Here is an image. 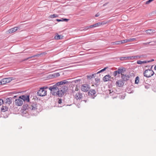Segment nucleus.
Instances as JSON below:
<instances>
[{"instance_id": "obj_36", "label": "nucleus", "mask_w": 156, "mask_h": 156, "mask_svg": "<svg viewBox=\"0 0 156 156\" xmlns=\"http://www.w3.org/2000/svg\"><path fill=\"white\" fill-rule=\"evenodd\" d=\"M129 42L130 41H133L136 40V39L135 38H131L129 39H128Z\"/></svg>"}, {"instance_id": "obj_49", "label": "nucleus", "mask_w": 156, "mask_h": 156, "mask_svg": "<svg viewBox=\"0 0 156 156\" xmlns=\"http://www.w3.org/2000/svg\"><path fill=\"white\" fill-rule=\"evenodd\" d=\"M107 3H105L103 5V6H105L107 5Z\"/></svg>"}, {"instance_id": "obj_25", "label": "nucleus", "mask_w": 156, "mask_h": 156, "mask_svg": "<svg viewBox=\"0 0 156 156\" xmlns=\"http://www.w3.org/2000/svg\"><path fill=\"white\" fill-rule=\"evenodd\" d=\"M40 55L39 54H37V55H34L32 56H31V57H29L27 58L25 60H27L28 59H30V58H33V57H38Z\"/></svg>"}, {"instance_id": "obj_30", "label": "nucleus", "mask_w": 156, "mask_h": 156, "mask_svg": "<svg viewBox=\"0 0 156 156\" xmlns=\"http://www.w3.org/2000/svg\"><path fill=\"white\" fill-rule=\"evenodd\" d=\"M95 81L96 83L95 84L98 85L100 82V79L99 78H95Z\"/></svg>"}, {"instance_id": "obj_9", "label": "nucleus", "mask_w": 156, "mask_h": 156, "mask_svg": "<svg viewBox=\"0 0 156 156\" xmlns=\"http://www.w3.org/2000/svg\"><path fill=\"white\" fill-rule=\"evenodd\" d=\"M96 93V92L94 90L91 89L88 92V94L89 96H90L94 99L96 96V95H95Z\"/></svg>"}, {"instance_id": "obj_24", "label": "nucleus", "mask_w": 156, "mask_h": 156, "mask_svg": "<svg viewBox=\"0 0 156 156\" xmlns=\"http://www.w3.org/2000/svg\"><path fill=\"white\" fill-rule=\"evenodd\" d=\"M123 69H119L117 71L118 74H122V72L123 71Z\"/></svg>"}, {"instance_id": "obj_33", "label": "nucleus", "mask_w": 156, "mask_h": 156, "mask_svg": "<svg viewBox=\"0 0 156 156\" xmlns=\"http://www.w3.org/2000/svg\"><path fill=\"white\" fill-rule=\"evenodd\" d=\"M150 45H154L156 43V40L155 41H153L151 42H150Z\"/></svg>"}, {"instance_id": "obj_39", "label": "nucleus", "mask_w": 156, "mask_h": 156, "mask_svg": "<svg viewBox=\"0 0 156 156\" xmlns=\"http://www.w3.org/2000/svg\"><path fill=\"white\" fill-rule=\"evenodd\" d=\"M3 103H4V101L3 100L0 99V106Z\"/></svg>"}, {"instance_id": "obj_15", "label": "nucleus", "mask_w": 156, "mask_h": 156, "mask_svg": "<svg viewBox=\"0 0 156 156\" xmlns=\"http://www.w3.org/2000/svg\"><path fill=\"white\" fill-rule=\"evenodd\" d=\"M101 23H100V22H98L95 23L93 25L89 26V27L90 28H93V27H96L98 26H99L101 25Z\"/></svg>"}, {"instance_id": "obj_18", "label": "nucleus", "mask_w": 156, "mask_h": 156, "mask_svg": "<svg viewBox=\"0 0 156 156\" xmlns=\"http://www.w3.org/2000/svg\"><path fill=\"white\" fill-rule=\"evenodd\" d=\"M6 83H8L11 81L12 80H14V78L13 77H9L5 78Z\"/></svg>"}, {"instance_id": "obj_43", "label": "nucleus", "mask_w": 156, "mask_h": 156, "mask_svg": "<svg viewBox=\"0 0 156 156\" xmlns=\"http://www.w3.org/2000/svg\"><path fill=\"white\" fill-rule=\"evenodd\" d=\"M62 100L61 99H59V100L58 101V103L59 104H61L62 103Z\"/></svg>"}, {"instance_id": "obj_1", "label": "nucleus", "mask_w": 156, "mask_h": 156, "mask_svg": "<svg viewBox=\"0 0 156 156\" xmlns=\"http://www.w3.org/2000/svg\"><path fill=\"white\" fill-rule=\"evenodd\" d=\"M68 82L66 80H64L50 86L48 89L52 95L61 97L66 94L68 89Z\"/></svg>"}, {"instance_id": "obj_16", "label": "nucleus", "mask_w": 156, "mask_h": 156, "mask_svg": "<svg viewBox=\"0 0 156 156\" xmlns=\"http://www.w3.org/2000/svg\"><path fill=\"white\" fill-rule=\"evenodd\" d=\"M7 105L4 106L3 105L1 109L2 112H5L8 110V108Z\"/></svg>"}, {"instance_id": "obj_47", "label": "nucleus", "mask_w": 156, "mask_h": 156, "mask_svg": "<svg viewBox=\"0 0 156 156\" xmlns=\"http://www.w3.org/2000/svg\"><path fill=\"white\" fill-rule=\"evenodd\" d=\"M99 15H100L98 13L95 15V16L96 17H97L99 16Z\"/></svg>"}, {"instance_id": "obj_45", "label": "nucleus", "mask_w": 156, "mask_h": 156, "mask_svg": "<svg viewBox=\"0 0 156 156\" xmlns=\"http://www.w3.org/2000/svg\"><path fill=\"white\" fill-rule=\"evenodd\" d=\"M154 61V59H151V60L147 61V63L150 62H151Z\"/></svg>"}, {"instance_id": "obj_37", "label": "nucleus", "mask_w": 156, "mask_h": 156, "mask_svg": "<svg viewBox=\"0 0 156 156\" xmlns=\"http://www.w3.org/2000/svg\"><path fill=\"white\" fill-rule=\"evenodd\" d=\"M154 0H149L148 1H147L146 2V4H149L150 2L154 1Z\"/></svg>"}, {"instance_id": "obj_8", "label": "nucleus", "mask_w": 156, "mask_h": 156, "mask_svg": "<svg viewBox=\"0 0 156 156\" xmlns=\"http://www.w3.org/2000/svg\"><path fill=\"white\" fill-rule=\"evenodd\" d=\"M15 102L16 105L17 106H21L23 103V101L22 100L20 96L18 99L15 100Z\"/></svg>"}, {"instance_id": "obj_19", "label": "nucleus", "mask_w": 156, "mask_h": 156, "mask_svg": "<svg viewBox=\"0 0 156 156\" xmlns=\"http://www.w3.org/2000/svg\"><path fill=\"white\" fill-rule=\"evenodd\" d=\"M89 28V26L86 27H83L80 28L79 29V30H80L81 31H82L83 30L85 31V30H87Z\"/></svg>"}, {"instance_id": "obj_6", "label": "nucleus", "mask_w": 156, "mask_h": 156, "mask_svg": "<svg viewBox=\"0 0 156 156\" xmlns=\"http://www.w3.org/2000/svg\"><path fill=\"white\" fill-rule=\"evenodd\" d=\"M90 88V85L87 84H83L81 87V90L84 92H87Z\"/></svg>"}, {"instance_id": "obj_46", "label": "nucleus", "mask_w": 156, "mask_h": 156, "mask_svg": "<svg viewBox=\"0 0 156 156\" xmlns=\"http://www.w3.org/2000/svg\"><path fill=\"white\" fill-rule=\"evenodd\" d=\"M56 20L58 22L62 21V19H57Z\"/></svg>"}, {"instance_id": "obj_34", "label": "nucleus", "mask_w": 156, "mask_h": 156, "mask_svg": "<svg viewBox=\"0 0 156 156\" xmlns=\"http://www.w3.org/2000/svg\"><path fill=\"white\" fill-rule=\"evenodd\" d=\"M107 67H105V68H104L103 69L101 70H100V71H99V72H97V74H98V73H101V72L104 71H105L107 69Z\"/></svg>"}, {"instance_id": "obj_22", "label": "nucleus", "mask_w": 156, "mask_h": 156, "mask_svg": "<svg viewBox=\"0 0 156 156\" xmlns=\"http://www.w3.org/2000/svg\"><path fill=\"white\" fill-rule=\"evenodd\" d=\"M55 39L58 40L62 39V37L61 35L57 34V35L55 37Z\"/></svg>"}, {"instance_id": "obj_5", "label": "nucleus", "mask_w": 156, "mask_h": 156, "mask_svg": "<svg viewBox=\"0 0 156 156\" xmlns=\"http://www.w3.org/2000/svg\"><path fill=\"white\" fill-rule=\"evenodd\" d=\"M37 94L38 96L43 97L47 94V91L46 90H43L42 88H40L38 91Z\"/></svg>"}, {"instance_id": "obj_44", "label": "nucleus", "mask_w": 156, "mask_h": 156, "mask_svg": "<svg viewBox=\"0 0 156 156\" xmlns=\"http://www.w3.org/2000/svg\"><path fill=\"white\" fill-rule=\"evenodd\" d=\"M150 42H147V43H143V44L144 45H147L148 44H150Z\"/></svg>"}, {"instance_id": "obj_20", "label": "nucleus", "mask_w": 156, "mask_h": 156, "mask_svg": "<svg viewBox=\"0 0 156 156\" xmlns=\"http://www.w3.org/2000/svg\"><path fill=\"white\" fill-rule=\"evenodd\" d=\"M147 63V61H141L140 60H138L137 61V63L138 64H142Z\"/></svg>"}, {"instance_id": "obj_7", "label": "nucleus", "mask_w": 156, "mask_h": 156, "mask_svg": "<svg viewBox=\"0 0 156 156\" xmlns=\"http://www.w3.org/2000/svg\"><path fill=\"white\" fill-rule=\"evenodd\" d=\"M20 97L24 102H29L30 101V96L29 95H22L20 96Z\"/></svg>"}, {"instance_id": "obj_11", "label": "nucleus", "mask_w": 156, "mask_h": 156, "mask_svg": "<svg viewBox=\"0 0 156 156\" xmlns=\"http://www.w3.org/2000/svg\"><path fill=\"white\" fill-rule=\"evenodd\" d=\"M11 99L12 98H7L6 99H5L4 102L5 103L6 105L9 106L12 103V101Z\"/></svg>"}, {"instance_id": "obj_13", "label": "nucleus", "mask_w": 156, "mask_h": 156, "mask_svg": "<svg viewBox=\"0 0 156 156\" xmlns=\"http://www.w3.org/2000/svg\"><path fill=\"white\" fill-rule=\"evenodd\" d=\"M112 78L113 79V78H112L108 74L106 75L103 77V80L104 82H105L110 80Z\"/></svg>"}, {"instance_id": "obj_35", "label": "nucleus", "mask_w": 156, "mask_h": 156, "mask_svg": "<svg viewBox=\"0 0 156 156\" xmlns=\"http://www.w3.org/2000/svg\"><path fill=\"white\" fill-rule=\"evenodd\" d=\"M121 41V44L124 43H125L129 42L128 39H125L123 40H122Z\"/></svg>"}, {"instance_id": "obj_48", "label": "nucleus", "mask_w": 156, "mask_h": 156, "mask_svg": "<svg viewBox=\"0 0 156 156\" xmlns=\"http://www.w3.org/2000/svg\"><path fill=\"white\" fill-rule=\"evenodd\" d=\"M100 23H101V25H104V24H105V23L104 22H102L101 23L100 22Z\"/></svg>"}, {"instance_id": "obj_3", "label": "nucleus", "mask_w": 156, "mask_h": 156, "mask_svg": "<svg viewBox=\"0 0 156 156\" xmlns=\"http://www.w3.org/2000/svg\"><path fill=\"white\" fill-rule=\"evenodd\" d=\"M37 105L36 102L29 103V104L24 103L23 106V108L24 110H30L34 112L37 110Z\"/></svg>"}, {"instance_id": "obj_42", "label": "nucleus", "mask_w": 156, "mask_h": 156, "mask_svg": "<svg viewBox=\"0 0 156 156\" xmlns=\"http://www.w3.org/2000/svg\"><path fill=\"white\" fill-rule=\"evenodd\" d=\"M41 88H42L44 90H46V89L48 88V87H47L44 86V87H41Z\"/></svg>"}, {"instance_id": "obj_31", "label": "nucleus", "mask_w": 156, "mask_h": 156, "mask_svg": "<svg viewBox=\"0 0 156 156\" xmlns=\"http://www.w3.org/2000/svg\"><path fill=\"white\" fill-rule=\"evenodd\" d=\"M143 55L135 56H134V59L140 58H142V57H143Z\"/></svg>"}, {"instance_id": "obj_14", "label": "nucleus", "mask_w": 156, "mask_h": 156, "mask_svg": "<svg viewBox=\"0 0 156 156\" xmlns=\"http://www.w3.org/2000/svg\"><path fill=\"white\" fill-rule=\"evenodd\" d=\"M18 27H15L13 28H11L9 30V33H12L15 32L18 30Z\"/></svg>"}, {"instance_id": "obj_50", "label": "nucleus", "mask_w": 156, "mask_h": 156, "mask_svg": "<svg viewBox=\"0 0 156 156\" xmlns=\"http://www.w3.org/2000/svg\"><path fill=\"white\" fill-rule=\"evenodd\" d=\"M154 69L155 70H156V65L154 67Z\"/></svg>"}, {"instance_id": "obj_40", "label": "nucleus", "mask_w": 156, "mask_h": 156, "mask_svg": "<svg viewBox=\"0 0 156 156\" xmlns=\"http://www.w3.org/2000/svg\"><path fill=\"white\" fill-rule=\"evenodd\" d=\"M68 19L62 18V21H67Z\"/></svg>"}, {"instance_id": "obj_38", "label": "nucleus", "mask_w": 156, "mask_h": 156, "mask_svg": "<svg viewBox=\"0 0 156 156\" xmlns=\"http://www.w3.org/2000/svg\"><path fill=\"white\" fill-rule=\"evenodd\" d=\"M118 73L117 70L115 71L113 73V75L114 76H116L117 75V74Z\"/></svg>"}, {"instance_id": "obj_2", "label": "nucleus", "mask_w": 156, "mask_h": 156, "mask_svg": "<svg viewBox=\"0 0 156 156\" xmlns=\"http://www.w3.org/2000/svg\"><path fill=\"white\" fill-rule=\"evenodd\" d=\"M81 80L80 79L73 80V79H69V86L70 90L73 93V95L75 98L78 100H80L83 97L81 93L77 92L76 93L75 90H77V88L76 84L81 83Z\"/></svg>"}, {"instance_id": "obj_4", "label": "nucleus", "mask_w": 156, "mask_h": 156, "mask_svg": "<svg viewBox=\"0 0 156 156\" xmlns=\"http://www.w3.org/2000/svg\"><path fill=\"white\" fill-rule=\"evenodd\" d=\"M153 66L151 67L150 69H147L144 72V76L147 77H149L152 76L154 74V72L151 69Z\"/></svg>"}, {"instance_id": "obj_32", "label": "nucleus", "mask_w": 156, "mask_h": 156, "mask_svg": "<svg viewBox=\"0 0 156 156\" xmlns=\"http://www.w3.org/2000/svg\"><path fill=\"white\" fill-rule=\"evenodd\" d=\"M127 57H121L120 58V59L121 60H122V61L127 60Z\"/></svg>"}, {"instance_id": "obj_10", "label": "nucleus", "mask_w": 156, "mask_h": 156, "mask_svg": "<svg viewBox=\"0 0 156 156\" xmlns=\"http://www.w3.org/2000/svg\"><path fill=\"white\" fill-rule=\"evenodd\" d=\"M115 84L117 87H120L123 86L124 83L122 80H119L116 82Z\"/></svg>"}, {"instance_id": "obj_28", "label": "nucleus", "mask_w": 156, "mask_h": 156, "mask_svg": "<svg viewBox=\"0 0 156 156\" xmlns=\"http://www.w3.org/2000/svg\"><path fill=\"white\" fill-rule=\"evenodd\" d=\"M139 81V77L137 76L136 78L135 81V83L136 84H138Z\"/></svg>"}, {"instance_id": "obj_17", "label": "nucleus", "mask_w": 156, "mask_h": 156, "mask_svg": "<svg viewBox=\"0 0 156 156\" xmlns=\"http://www.w3.org/2000/svg\"><path fill=\"white\" fill-rule=\"evenodd\" d=\"M145 31L146 33L148 34H151L155 32L154 30L152 29L147 30Z\"/></svg>"}, {"instance_id": "obj_41", "label": "nucleus", "mask_w": 156, "mask_h": 156, "mask_svg": "<svg viewBox=\"0 0 156 156\" xmlns=\"http://www.w3.org/2000/svg\"><path fill=\"white\" fill-rule=\"evenodd\" d=\"M54 76H60V74L59 73H55Z\"/></svg>"}, {"instance_id": "obj_23", "label": "nucleus", "mask_w": 156, "mask_h": 156, "mask_svg": "<svg viewBox=\"0 0 156 156\" xmlns=\"http://www.w3.org/2000/svg\"><path fill=\"white\" fill-rule=\"evenodd\" d=\"M6 82L5 78L2 79L0 81V85H4L6 84Z\"/></svg>"}, {"instance_id": "obj_29", "label": "nucleus", "mask_w": 156, "mask_h": 156, "mask_svg": "<svg viewBox=\"0 0 156 156\" xmlns=\"http://www.w3.org/2000/svg\"><path fill=\"white\" fill-rule=\"evenodd\" d=\"M58 16V15L57 14H54L53 15H51L50 16V17L51 18H54L57 17Z\"/></svg>"}, {"instance_id": "obj_21", "label": "nucleus", "mask_w": 156, "mask_h": 156, "mask_svg": "<svg viewBox=\"0 0 156 156\" xmlns=\"http://www.w3.org/2000/svg\"><path fill=\"white\" fill-rule=\"evenodd\" d=\"M121 41H115L113 42H112L111 44V45H113L114 44L118 45L121 44Z\"/></svg>"}, {"instance_id": "obj_12", "label": "nucleus", "mask_w": 156, "mask_h": 156, "mask_svg": "<svg viewBox=\"0 0 156 156\" xmlns=\"http://www.w3.org/2000/svg\"><path fill=\"white\" fill-rule=\"evenodd\" d=\"M129 75L122 74L121 78L123 81H126L129 80Z\"/></svg>"}, {"instance_id": "obj_27", "label": "nucleus", "mask_w": 156, "mask_h": 156, "mask_svg": "<svg viewBox=\"0 0 156 156\" xmlns=\"http://www.w3.org/2000/svg\"><path fill=\"white\" fill-rule=\"evenodd\" d=\"M96 74H92L91 75H87V78L90 79H91L93 77H94L95 75Z\"/></svg>"}, {"instance_id": "obj_26", "label": "nucleus", "mask_w": 156, "mask_h": 156, "mask_svg": "<svg viewBox=\"0 0 156 156\" xmlns=\"http://www.w3.org/2000/svg\"><path fill=\"white\" fill-rule=\"evenodd\" d=\"M127 60H133L134 59V56H127Z\"/></svg>"}]
</instances>
